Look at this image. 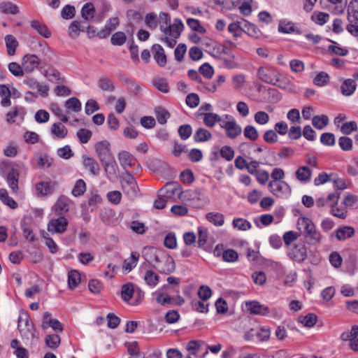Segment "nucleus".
Instances as JSON below:
<instances>
[{
    "label": "nucleus",
    "instance_id": "obj_13",
    "mask_svg": "<svg viewBox=\"0 0 358 358\" xmlns=\"http://www.w3.org/2000/svg\"><path fill=\"white\" fill-rule=\"evenodd\" d=\"M108 178L114 181L119 177V168L115 158L102 163Z\"/></svg>",
    "mask_w": 358,
    "mask_h": 358
},
{
    "label": "nucleus",
    "instance_id": "obj_58",
    "mask_svg": "<svg viewBox=\"0 0 358 358\" xmlns=\"http://www.w3.org/2000/svg\"><path fill=\"white\" fill-rule=\"evenodd\" d=\"M8 70L15 76H22L24 75V68L17 62H10L8 64Z\"/></svg>",
    "mask_w": 358,
    "mask_h": 358
},
{
    "label": "nucleus",
    "instance_id": "obj_25",
    "mask_svg": "<svg viewBox=\"0 0 358 358\" xmlns=\"http://www.w3.org/2000/svg\"><path fill=\"white\" fill-rule=\"evenodd\" d=\"M357 87L355 81L352 79H347L343 81L341 89V92L345 96H350L354 93Z\"/></svg>",
    "mask_w": 358,
    "mask_h": 358
},
{
    "label": "nucleus",
    "instance_id": "obj_15",
    "mask_svg": "<svg viewBox=\"0 0 358 358\" xmlns=\"http://www.w3.org/2000/svg\"><path fill=\"white\" fill-rule=\"evenodd\" d=\"M163 252L153 247H145L143 250V257L150 264H153L159 259Z\"/></svg>",
    "mask_w": 358,
    "mask_h": 358
},
{
    "label": "nucleus",
    "instance_id": "obj_14",
    "mask_svg": "<svg viewBox=\"0 0 358 358\" xmlns=\"http://www.w3.org/2000/svg\"><path fill=\"white\" fill-rule=\"evenodd\" d=\"M247 311L250 314L266 315L269 313L268 307L260 304L257 301H248L245 303Z\"/></svg>",
    "mask_w": 358,
    "mask_h": 358
},
{
    "label": "nucleus",
    "instance_id": "obj_2",
    "mask_svg": "<svg viewBox=\"0 0 358 358\" xmlns=\"http://www.w3.org/2000/svg\"><path fill=\"white\" fill-rule=\"evenodd\" d=\"M297 227L306 237L308 244L315 245L320 243L322 236L309 218L299 217L297 221Z\"/></svg>",
    "mask_w": 358,
    "mask_h": 358
},
{
    "label": "nucleus",
    "instance_id": "obj_37",
    "mask_svg": "<svg viewBox=\"0 0 358 358\" xmlns=\"http://www.w3.org/2000/svg\"><path fill=\"white\" fill-rule=\"evenodd\" d=\"M69 202L70 201L67 197L61 196L55 204L57 213L61 214L62 211L68 212Z\"/></svg>",
    "mask_w": 358,
    "mask_h": 358
},
{
    "label": "nucleus",
    "instance_id": "obj_41",
    "mask_svg": "<svg viewBox=\"0 0 358 358\" xmlns=\"http://www.w3.org/2000/svg\"><path fill=\"white\" fill-rule=\"evenodd\" d=\"M311 171L307 166H301L296 171V177L300 181H308L310 178Z\"/></svg>",
    "mask_w": 358,
    "mask_h": 358
},
{
    "label": "nucleus",
    "instance_id": "obj_8",
    "mask_svg": "<svg viewBox=\"0 0 358 358\" xmlns=\"http://www.w3.org/2000/svg\"><path fill=\"white\" fill-rule=\"evenodd\" d=\"M268 189L274 195L282 197L291 192L289 185L283 180H272L268 183Z\"/></svg>",
    "mask_w": 358,
    "mask_h": 358
},
{
    "label": "nucleus",
    "instance_id": "obj_23",
    "mask_svg": "<svg viewBox=\"0 0 358 358\" xmlns=\"http://www.w3.org/2000/svg\"><path fill=\"white\" fill-rule=\"evenodd\" d=\"M203 345H205V343L201 341L198 340H192L188 342L186 345V350L190 354V355H193L195 357H198V353L201 350V347Z\"/></svg>",
    "mask_w": 358,
    "mask_h": 358
},
{
    "label": "nucleus",
    "instance_id": "obj_11",
    "mask_svg": "<svg viewBox=\"0 0 358 358\" xmlns=\"http://www.w3.org/2000/svg\"><path fill=\"white\" fill-rule=\"evenodd\" d=\"M68 221L64 216L52 219L48 224V230L51 233L63 234L67 228Z\"/></svg>",
    "mask_w": 358,
    "mask_h": 358
},
{
    "label": "nucleus",
    "instance_id": "obj_19",
    "mask_svg": "<svg viewBox=\"0 0 358 358\" xmlns=\"http://www.w3.org/2000/svg\"><path fill=\"white\" fill-rule=\"evenodd\" d=\"M118 160L122 168L127 171V167H132L134 166V157L127 151H122L118 154Z\"/></svg>",
    "mask_w": 358,
    "mask_h": 358
},
{
    "label": "nucleus",
    "instance_id": "obj_45",
    "mask_svg": "<svg viewBox=\"0 0 358 358\" xmlns=\"http://www.w3.org/2000/svg\"><path fill=\"white\" fill-rule=\"evenodd\" d=\"M338 145L340 148L345 152L350 151L353 148L352 140L348 136H341L338 138Z\"/></svg>",
    "mask_w": 358,
    "mask_h": 358
},
{
    "label": "nucleus",
    "instance_id": "obj_24",
    "mask_svg": "<svg viewBox=\"0 0 358 358\" xmlns=\"http://www.w3.org/2000/svg\"><path fill=\"white\" fill-rule=\"evenodd\" d=\"M51 134L58 138H64L67 136L68 129L61 122L54 123L50 129Z\"/></svg>",
    "mask_w": 358,
    "mask_h": 358
},
{
    "label": "nucleus",
    "instance_id": "obj_50",
    "mask_svg": "<svg viewBox=\"0 0 358 358\" xmlns=\"http://www.w3.org/2000/svg\"><path fill=\"white\" fill-rule=\"evenodd\" d=\"M92 133L87 129H80L76 134L78 138L81 143H87L91 138Z\"/></svg>",
    "mask_w": 358,
    "mask_h": 358
},
{
    "label": "nucleus",
    "instance_id": "obj_43",
    "mask_svg": "<svg viewBox=\"0 0 358 358\" xmlns=\"http://www.w3.org/2000/svg\"><path fill=\"white\" fill-rule=\"evenodd\" d=\"M38 194L45 196L52 192V186L48 182H40L36 185Z\"/></svg>",
    "mask_w": 358,
    "mask_h": 358
},
{
    "label": "nucleus",
    "instance_id": "obj_51",
    "mask_svg": "<svg viewBox=\"0 0 358 358\" xmlns=\"http://www.w3.org/2000/svg\"><path fill=\"white\" fill-rule=\"evenodd\" d=\"M278 31L284 34H291L295 32L296 29L292 22L281 21L278 26Z\"/></svg>",
    "mask_w": 358,
    "mask_h": 358
},
{
    "label": "nucleus",
    "instance_id": "obj_62",
    "mask_svg": "<svg viewBox=\"0 0 358 358\" xmlns=\"http://www.w3.org/2000/svg\"><path fill=\"white\" fill-rule=\"evenodd\" d=\"M300 322L307 327H312L317 322V316L313 313H309L301 317Z\"/></svg>",
    "mask_w": 358,
    "mask_h": 358
},
{
    "label": "nucleus",
    "instance_id": "obj_64",
    "mask_svg": "<svg viewBox=\"0 0 358 358\" xmlns=\"http://www.w3.org/2000/svg\"><path fill=\"white\" fill-rule=\"evenodd\" d=\"M329 75L325 72L319 73L314 78V84L317 86H324L329 81Z\"/></svg>",
    "mask_w": 358,
    "mask_h": 358
},
{
    "label": "nucleus",
    "instance_id": "obj_6",
    "mask_svg": "<svg viewBox=\"0 0 358 358\" xmlns=\"http://www.w3.org/2000/svg\"><path fill=\"white\" fill-rule=\"evenodd\" d=\"M288 256L298 262H303L307 257V248L305 243L298 241L295 243L289 250Z\"/></svg>",
    "mask_w": 358,
    "mask_h": 358
},
{
    "label": "nucleus",
    "instance_id": "obj_60",
    "mask_svg": "<svg viewBox=\"0 0 358 358\" xmlns=\"http://www.w3.org/2000/svg\"><path fill=\"white\" fill-rule=\"evenodd\" d=\"M174 300L175 296H171L169 294L164 293L159 294L156 298L157 302L162 306L171 304L173 303Z\"/></svg>",
    "mask_w": 358,
    "mask_h": 358
},
{
    "label": "nucleus",
    "instance_id": "obj_61",
    "mask_svg": "<svg viewBox=\"0 0 358 358\" xmlns=\"http://www.w3.org/2000/svg\"><path fill=\"white\" fill-rule=\"evenodd\" d=\"M220 155L227 161H231L234 157L233 148L228 145L223 146L220 150Z\"/></svg>",
    "mask_w": 358,
    "mask_h": 358
},
{
    "label": "nucleus",
    "instance_id": "obj_48",
    "mask_svg": "<svg viewBox=\"0 0 358 358\" xmlns=\"http://www.w3.org/2000/svg\"><path fill=\"white\" fill-rule=\"evenodd\" d=\"M232 224L234 228L239 230L246 231L251 228V224L243 218H236L233 220Z\"/></svg>",
    "mask_w": 358,
    "mask_h": 358
},
{
    "label": "nucleus",
    "instance_id": "obj_63",
    "mask_svg": "<svg viewBox=\"0 0 358 358\" xmlns=\"http://www.w3.org/2000/svg\"><path fill=\"white\" fill-rule=\"evenodd\" d=\"M198 295L201 300L206 301L211 296L212 291L208 286L201 285L199 288Z\"/></svg>",
    "mask_w": 358,
    "mask_h": 358
},
{
    "label": "nucleus",
    "instance_id": "obj_7",
    "mask_svg": "<svg viewBox=\"0 0 358 358\" xmlns=\"http://www.w3.org/2000/svg\"><path fill=\"white\" fill-rule=\"evenodd\" d=\"M110 145L107 141H102L95 144V150L101 164L115 158L110 152Z\"/></svg>",
    "mask_w": 358,
    "mask_h": 358
},
{
    "label": "nucleus",
    "instance_id": "obj_26",
    "mask_svg": "<svg viewBox=\"0 0 358 358\" xmlns=\"http://www.w3.org/2000/svg\"><path fill=\"white\" fill-rule=\"evenodd\" d=\"M31 27L45 38H48L51 36V32L48 30V27L38 20H32L31 22Z\"/></svg>",
    "mask_w": 358,
    "mask_h": 358
},
{
    "label": "nucleus",
    "instance_id": "obj_54",
    "mask_svg": "<svg viewBox=\"0 0 358 358\" xmlns=\"http://www.w3.org/2000/svg\"><path fill=\"white\" fill-rule=\"evenodd\" d=\"M238 258V253L233 249H227L222 253V259L224 262H234Z\"/></svg>",
    "mask_w": 358,
    "mask_h": 358
},
{
    "label": "nucleus",
    "instance_id": "obj_59",
    "mask_svg": "<svg viewBox=\"0 0 358 358\" xmlns=\"http://www.w3.org/2000/svg\"><path fill=\"white\" fill-rule=\"evenodd\" d=\"M192 133V127L189 124H182L178 129V134L182 140H187Z\"/></svg>",
    "mask_w": 358,
    "mask_h": 358
},
{
    "label": "nucleus",
    "instance_id": "obj_39",
    "mask_svg": "<svg viewBox=\"0 0 358 358\" xmlns=\"http://www.w3.org/2000/svg\"><path fill=\"white\" fill-rule=\"evenodd\" d=\"M156 118L161 124L166 123L167 120L170 117V113L162 107H157L155 110Z\"/></svg>",
    "mask_w": 358,
    "mask_h": 358
},
{
    "label": "nucleus",
    "instance_id": "obj_31",
    "mask_svg": "<svg viewBox=\"0 0 358 358\" xmlns=\"http://www.w3.org/2000/svg\"><path fill=\"white\" fill-rule=\"evenodd\" d=\"M206 219L215 226H222L224 222V217L220 213H208L206 215Z\"/></svg>",
    "mask_w": 358,
    "mask_h": 358
},
{
    "label": "nucleus",
    "instance_id": "obj_35",
    "mask_svg": "<svg viewBox=\"0 0 358 358\" xmlns=\"http://www.w3.org/2000/svg\"><path fill=\"white\" fill-rule=\"evenodd\" d=\"M80 282V275L76 271L72 270L69 272L68 275V285L70 289L76 288Z\"/></svg>",
    "mask_w": 358,
    "mask_h": 358
},
{
    "label": "nucleus",
    "instance_id": "obj_53",
    "mask_svg": "<svg viewBox=\"0 0 358 358\" xmlns=\"http://www.w3.org/2000/svg\"><path fill=\"white\" fill-rule=\"evenodd\" d=\"M126 39L127 36L124 32L117 31L112 36L110 41L114 45H122L125 43Z\"/></svg>",
    "mask_w": 358,
    "mask_h": 358
},
{
    "label": "nucleus",
    "instance_id": "obj_34",
    "mask_svg": "<svg viewBox=\"0 0 358 358\" xmlns=\"http://www.w3.org/2000/svg\"><path fill=\"white\" fill-rule=\"evenodd\" d=\"M0 10L5 14L16 15L19 13L18 7L11 2L0 3Z\"/></svg>",
    "mask_w": 358,
    "mask_h": 358
},
{
    "label": "nucleus",
    "instance_id": "obj_38",
    "mask_svg": "<svg viewBox=\"0 0 358 358\" xmlns=\"http://www.w3.org/2000/svg\"><path fill=\"white\" fill-rule=\"evenodd\" d=\"M45 342L48 347L55 350L59 347L61 342V338L60 336L57 334H50L45 337Z\"/></svg>",
    "mask_w": 358,
    "mask_h": 358
},
{
    "label": "nucleus",
    "instance_id": "obj_30",
    "mask_svg": "<svg viewBox=\"0 0 358 358\" xmlns=\"http://www.w3.org/2000/svg\"><path fill=\"white\" fill-rule=\"evenodd\" d=\"M85 27L78 21H73L69 27V35L71 38H76L80 35V31L84 30Z\"/></svg>",
    "mask_w": 358,
    "mask_h": 358
},
{
    "label": "nucleus",
    "instance_id": "obj_9",
    "mask_svg": "<svg viewBox=\"0 0 358 358\" xmlns=\"http://www.w3.org/2000/svg\"><path fill=\"white\" fill-rule=\"evenodd\" d=\"M128 176L122 181L123 192L131 198L136 196L138 192V187L134 178L127 171Z\"/></svg>",
    "mask_w": 358,
    "mask_h": 358
},
{
    "label": "nucleus",
    "instance_id": "obj_32",
    "mask_svg": "<svg viewBox=\"0 0 358 358\" xmlns=\"http://www.w3.org/2000/svg\"><path fill=\"white\" fill-rule=\"evenodd\" d=\"M194 140L196 142H205L212 138L209 131L203 128H199L194 134Z\"/></svg>",
    "mask_w": 358,
    "mask_h": 358
},
{
    "label": "nucleus",
    "instance_id": "obj_12",
    "mask_svg": "<svg viewBox=\"0 0 358 358\" xmlns=\"http://www.w3.org/2000/svg\"><path fill=\"white\" fill-rule=\"evenodd\" d=\"M220 127L225 129L227 136L231 139L236 138L242 132L241 127L234 119L222 122L220 123Z\"/></svg>",
    "mask_w": 358,
    "mask_h": 358
},
{
    "label": "nucleus",
    "instance_id": "obj_57",
    "mask_svg": "<svg viewBox=\"0 0 358 358\" xmlns=\"http://www.w3.org/2000/svg\"><path fill=\"white\" fill-rule=\"evenodd\" d=\"M243 133L245 137L251 141H255L258 138V131L253 126H246L244 129Z\"/></svg>",
    "mask_w": 358,
    "mask_h": 358
},
{
    "label": "nucleus",
    "instance_id": "obj_4",
    "mask_svg": "<svg viewBox=\"0 0 358 358\" xmlns=\"http://www.w3.org/2000/svg\"><path fill=\"white\" fill-rule=\"evenodd\" d=\"M152 267L159 273L168 275L175 271L176 263L170 255L163 252Z\"/></svg>",
    "mask_w": 358,
    "mask_h": 358
},
{
    "label": "nucleus",
    "instance_id": "obj_18",
    "mask_svg": "<svg viewBox=\"0 0 358 358\" xmlns=\"http://www.w3.org/2000/svg\"><path fill=\"white\" fill-rule=\"evenodd\" d=\"M83 164L84 167L89 169L94 176L98 175L100 171V167L98 162L92 157L88 156H83Z\"/></svg>",
    "mask_w": 358,
    "mask_h": 358
},
{
    "label": "nucleus",
    "instance_id": "obj_17",
    "mask_svg": "<svg viewBox=\"0 0 358 358\" xmlns=\"http://www.w3.org/2000/svg\"><path fill=\"white\" fill-rule=\"evenodd\" d=\"M18 178L19 173L15 169H11L7 175L6 180L9 187L12 189L13 192L16 194L18 191Z\"/></svg>",
    "mask_w": 358,
    "mask_h": 358
},
{
    "label": "nucleus",
    "instance_id": "obj_56",
    "mask_svg": "<svg viewBox=\"0 0 358 358\" xmlns=\"http://www.w3.org/2000/svg\"><path fill=\"white\" fill-rule=\"evenodd\" d=\"M187 24L191 29H192L195 31H197V32L201 33V34H203L206 32V29L201 25L199 21L196 19H194V18L187 19Z\"/></svg>",
    "mask_w": 358,
    "mask_h": 358
},
{
    "label": "nucleus",
    "instance_id": "obj_52",
    "mask_svg": "<svg viewBox=\"0 0 358 358\" xmlns=\"http://www.w3.org/2000/svg\"><path fill=\"white\" fill-rule=\"evenodd\" d=\"M208 229L200 227L198 228V245L202 248L208 241Z\"/></svg>",
    "mask_w": 358,
    "mask_h": 358
},
{
    "label": "nucleus",
    "instance_id": "obj_40",
    "mask_svg": "<svg viewBox=\"0 0 358 358\" xmlns=\"http://www.w3.org/2000/svg\"><path fill=\"white\" fill-rule=\"evenodd\" d=\"M134 292V285L131 283L125 284L122 287L121 296L122 299L128 302L133 296Z\"/></svg>",
    "mask_w": 358,
    "mask_h": 358
},
{
    "label": "nucleus",
    "instance_id": "obj_42",
    "mask_svg": "<svg viewBox=\"0 0 358 358\" xmlns=\"http://www.w3.org/2000/svg\"><path fill=\"white\" fill-rule=\"evenodd\" d=\"M94 7L92 3H87L84 5L81 10L82 17L85 20L92 19L94 16Z\"/></svg>",
    "mask_w": 358,
    "mask_h": 358
},
{
    "label": "nucleus",
    "instance_id": "obj_10",
    "mask_svg": "<svg viewBox=\"0 0 358 358\" xmlns=\"http://www.w3.org/2000/svg\"><path fill=\"white\" fill-rule=\"evenodd\" d=\"M42 64L41 59L34 54L25 55L22 59V65L25 72L31 73Z\"/></svg>",
    "mask_w": 358,
    "mask_h": 358
},
{
    "label": "nucleus",
    "instance_id": "obj_28",
    "mask_svg": "<svg viewBox=\"0 0 358 358\" xmlns=\"http://www.w3.org/2000/svg\"><path fill=\"white\" fill-rule=\"evenodd\" d=\"M6 45L8 54L10 56L14 55L16 48L18 46V41L13 35L8 34L5 37Z\"/></svg>",
    "mask_w": 358,
    "mask_h": 358
},
{
    "label": "nucleus",
    "instance_id": "obj_1",
    "mask_svg": "<svg viewBox=\"0 0 358 358\" xmlns=\"http://www.w3.org/2000/svg\"><path fill=\"white\" fill-rule=\"evenodd\" d=\"M159 17L160 29L165 34V36L161 38V41L166 43L169 47L173 48L182 30L183 24L178 19H176L174 23L171 24V17L166 13L161 12Z\"/></svg>",
    "mask_w": 358,
    "mask_h": 358
},
{
    "label": "nucleus",
    "instance_id": "obj_33",
    "mask_svg": "<svg viewBox=\"0 0 358 358\" xmlns=\"http://www.w3.org/2000/svg\"><path fill=\"white\" fill-rule=\"evenodd\" d=\"M144 280L150 287L156 286L159 280V276L152 270H148L144 275Z\"/></svg>",
    "mask_w": 358,
    "mask_h": 358
},
{
    "label": "nucleus",
    "instance_id": "obj_27",
    "mask_svg": "<svg viewBox=\"0 0 358 358\" xmlns=\"http://www.w3.org/2000/svg\"><path fill=\"white\" fill-rule=\"evenodd\" d=\"M0 200L12 209H15L17 207V202L9 196L8 191L4 188L0 189Z\"/></svg>",
    "mask_w": 358,
    "mask_h": 358
},
{
    "label": "nucleus",
    "instance_id": "obj_3",
    "mask_svg": "<svg viewBox=\"0 0 358 358\" xmlns=\"http://www.w3.org/2000/svg\"><path fill=\"white\" fill-rule=\"evenodd\" d=\"M257 76L263 82L277 85L281 88H285L286 86L284 85L282 78V76L275 69L270 66H261L257 71Z\"/></svg>",
    "mask_w": 358,
    "mask_h": 358
},
{
    "label": "nucleus",
    "instance_id": "obj_36",
    "mask_svg": "<svg viewBox=\"0 0 358 358\" xmlns=\"http://www.w3.org/2000/svg\"><path fill=\"white\" fill-rule=\"evenodd\" d=\"M329 123V118L325 115H315L312 120L313 125L317 129H323Z\"/></svg>",
    "mask_w": 358,
    "mask_h": 358
},
{
    "label": "nucleus",
    "instance_id": "obj_5",
    "mask_svg": "<svg viewBox=\"0 0 358 358\" xmlns=\"http://www.w3.org/2000/svg\"><path fill=\"white\" fill-rule=\"evenodd\" d=\"M17 328L22 338L29 339V336L33 335L34 324L29 320L27 313H20L18 317Z\"/></svg>",
    "mask_w": 358,
    "mask_h": 358
},
{
    "label": "nucleus",
    "instance_id": "obj_49",
    "mask_svg": "<svg viewBox=\"0 0 358 358\" xmlns=\"http://www.w3.org/2000/svg\"><path fill=\"white\" fill-rule=\"evenodd\" d=\"M41 47V52L44 56V59L42 61L43 65H46L52 59L53 52L51 48L47 45H40Z\"/></svg>",
    "mask_w": 358,
    "mask_h": 358
},
{
    "label": "nucleus",
    "instance_id": "obj_20",
    "mask_svg": "<svg viewBox=\"0 0 358 358\" xmlns=\"http://www.w3.org/2000/svg\"><path fill=\"white\" fill-rule=\"evenodd\" d=\"M179 190H180V188L178 183L171 182H167L164 187L159 190V192L163 194V196L171 197L172 196L178 194Z\"/></svg>",
    "mask_w": 358,
    "mask_h": 358
},
{
    "label": "nucleus",
    "instance_id": "obj_55",
    "mask_svg": "<svg viewBox=\"0 0 358 358\" xmlns=\"http://www.w3.org/2000/svg\"><path fill=\"white\" fill-rule=\"evenodd\" d=\"M145 23L150 29H155L157 27V17L153 13H148L145 17Z\"/></svg>",
    "mask_w": 358,
    "mask_h": 358
},
{
    "label": "nucleus",
    "instance_id": "obj_47",
    "mask_svg": "<svg viewBox=\"0 0 358 358\" xmlns=\"http://www.w3.org/2000/svg\"><path fill=\"white\" fill-rule=\"evenodd\" d=\"M120 80L127 85L129 89L134 94L140 90V86L138 85L131 78L127 76H122Z\"/></svg>",
    "mask_w": 358,
    "mask_h": 358
},
{
    "label": "nucleus",
    "instance_id": "obj_44",
    "mask_svg": "<svg viewBox=\"0 0 358 358\" xmlns=\"http://www.w3.org/2000/svg\"><path fill=\"white\" fill-rule=\"evenodd\" d=\"M65 106L67 109L72 110L76 113L81 110V103L79 99L76 97L68 99L65 103Z\"/></svg>",
    "mask_w": 358,
    "mask_h": 358
},
{
    "label": "nucleus",
    "instance_id": "obj_16",
    "mask_svg": "<svg viewBox=\"0 0 358 358\" xmlns=\"http://www.w3.org/2000/svg\"><path fill=\"white\" fill-rule=\"evenodd\" d=\"M152 50L154 54V59L160 66H164L166 64V56L163 48L159 44L152 45Z\"/></svg>",
    "mask_w": 358,
    "mask_h": 358
},
{
    "label": "nucleus",
    "instance_id": "obj_21",
    "mask_svg": "<svg viewBox=\"0 0 358 358\" xmlns=\"http://www.w3.org/2000/svg\"><path fill=\"white\" fill-rule=\"evenodd\" d=\"M97 85L102 91L111 92L115 90L113 81L107 76L100 77L97 80Z\"/></svg>",
    "mask_w": 358,
    "mask_h": 358
},
{
    "label": "nucleus",
    "instance_id": "obj_46",
    "mask_svg": "<svg viewBox=\"0 0 358 358\" xmlns=\"http://www.w3.org/2000/svg\"><path fill=\"white\" fill-rule=\"evenodd\" d=\"M86 191V184L85 181L82 179H80L76 181L73 189L72 194L74 196H81Z\"/></svg>",
    "mask_w": 358,
    "mask_h": 358
},
{
    "label": "nucleus",
    "instance_id": "obj_29",
    "mask_svg": "<svg viewBox=\"0 0 358 358\" xmlns=\"http://www.w3.org/2000/svg\"><path fill=\"white\" fill-rule=\"evenodd\" d=\"M348 19L350 23L358 24V4L357 3L348 5Z\"/></svg>",
    "mask_w": 358,
    "mask_h": 358
},
{
    "label": "nucleus",
    "instance_id": "obj_22",
    "mask_svg": "<svg viewBox=\"0 0 358 358\" xmlns=\"http://www.w3.org/2000/svg\"><path fill=\"white\" fill-rule=\"evenodd\" d=\"M355 231L353 227L344 226L337 229L336 236L338 241H344L355 235Z\"/></svg>",
    "mask_w": 358,
    "mask_h": 358
}]
</instances>
